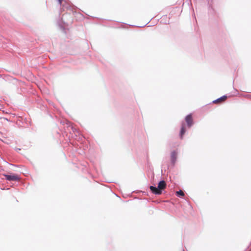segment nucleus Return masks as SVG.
Segmentation results:
<instances>
[{"mask_svg":"<svg viewBox=\"0 0 251 251\" xmlns=\"http://www.w3.org/2000/svg\"><path fill=\"white\" fill-rule=\"evenodd\" d=\"M185 131H186V130H185V126L184 124H182V126H181V128L180 132V136L181 139L183 138V135L185 133Z\"/></svg>","mask_w":251,"mask_h":251,"instance_id":"obj_6","label":"nucleus"},{"mask_svg":"<svg viewBox=\"0 0 251 251\" xmlns=\"http://www.w3.org/2000/svg\"><path fill=\"white\" fill-rule=\"evenodd\" d=\"M250 251H251V250H250Z\"/></svg>","mask_w":251,"mask_h":251,"instance_id":"obj_9","label":"nucleus"},{"mask_svg":"<svg viewBox=\"0 0 251 251\" xmlns=\"http://www.w3.org/2000/svg\"><path fill=\"white\" fill-rule=\"evenodd\" d=\"M166 184L165 181H160L158 185V187L156 188L153 186H151L150 188L151 192L156 195H160L162 193V190L166 188Z\"/></svg>","mask_w":251,"mask_h":251,"instance_id":"obj_1","label":"nucleus"},{"mask_svg":"<svg viewBox=\"0 0 251 251\" xmlns=\"http://www.w3.org/2000/svg\"><path fill=\"white\" fill-rule=\"evenodd\" d=\"M227 99V96H223L222 97L214 100L213 102L214 103H220L225 101Z\"/></svg>","mask_w":251,"mask_h":251,"instance_id":"obj_4","label":"nucleus"},{"mask_svg":"<svg viewBox=\"0 0 251 251\" xmlns=\"http://www.w3.org/2000/svg\"><path fill=\"white\" fill-rule=\"evenodd\" d=\"M176 195L178 197H183L184 196V193L182 190H179L176 192Z\"/></svg>","mask_w":251,"mask_h":251,"instance_id":"obj_7","label":"nucleus"},{"mask_svg":"<svg viewBox=\"0 0 251 251\" xmlns=\"http://www.w3.org/2000/svg\"><path fill=\"white\" fill-rule=\"evenodd\" d=\"M185 121L189 127H191L193 124V118L192 114L187 115L185 118Z\"/></svg>","mask_w":251,"mask_h":251,"instance_id":"obj_3","label":"nucleus"},{"mask_svg":"<svg viewBox=\"0 0 251 251\" xmlns=\"http://www.w3.org/2000/svg\"><path fill=\"white\" fill-rule=\"evenodd\" d=\"M4 176L7 180L9 181H16L19 179L18 176L14 174L5 175Z\"/></svg>","mask_w":251,"mask_h":251,"instance_id":"obj_2","label":"nucleus"},{"mask_svg":"<svg viewBox=\"0 0 251 251\" xmlns=\"http://www.w3.org/2000/svg\"><path fill=\"white\" fill-rule=\"evenodd\" d=\"M177 157V153L176 151H173L171 153V160L173 163H175Z\"/></svg>","mask_w":251,"mask_h":251,"instance_id":"obj_5","label":"nucleus"},{"mask_svg":"<svg viewBox=\"0 0 251 251\" xmlns=\"http://www.w3.org/2000/svg\"><path fill=\"white\" fill-rule=\"evenodd\" d=\"M58 0L59 1V4H61L63 0Z\"/></svg>","mask_w":251,"mask_h":251,"instance_id":"obj_8","label":"nucleus"}]
</instances>
